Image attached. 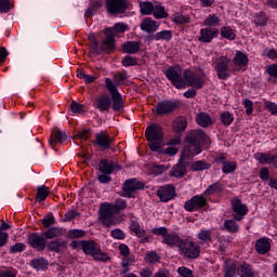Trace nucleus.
<instances>
[{
	"label": "nucleus",
	"instance_id": "nucleus-1",
	"mask_svg": "<svg viewBox=\"0 0 277 277\" xmlns=\"http://www.w3.org/2000/svg\"><path fill=\"white\" fill-rule=\"evenodd\" d=\"M163 243H167L171 248L177 246L185 259H198L200 256V251L196 248L194 241L181 240V237L176 233L167 234L163 238Z\"/></svg>",
	"mask_w": 277,
	"mask_h": 277
},
{
	"label": "nucleus",
	"instance_id": "nucleus-37",
	"mask_svg": "<svg viewBox=\"0 0 277 277\" xmlns=\"http://www.w3.org/2000/svg\"><path fill=\"white\" fill-rule=\"evenodd\" d=\"M30 265L34 267V269H47L49 261H47L44 258H36L31 260Z\"/></svg>",
	"mask_w": 277,
	"mask_h": 277
},
{
	"label": "nucleus",
	"instance_id": "nucleus-8",
	"mask_svg": "<svg viewBox=\"0 0 277 277\" xmlns=\"http://www.w3.org/2000/svg\"><path fill=\"white\" fill-rule=\"evenodd\" d=\"M188 158L189 154H187V151L184 150L181 154L179 162L174 164L172 170L170 171V176H175V179H183V176L187 174V168L189 166V161L187 160Z\"/></svg>",
	"mask_w": 277,
	"mask_h": 277
},
{
	"label": "nucleus",
	"instance_id": "nucleus-9",
	"mask_svg": "<svg viewBox=\"0 0 277 277\" xmlns=\"http://www.w3.org/2000/svg\"><path fill=\"white\" fill-rule=\"evenodd\" d=\"M144 189V183L137 179H130L123 183L121 196L123 198H135L136 192Z\"/></svg>",
	"mask_w": 277,
	"mask_h": 277
},
{
	"label": "nucleus",
	"instance_id": "nucleus-16",
	"mask_svg": "<svg viewBox=\"0 0 277 277\" xmlns=\"http://www.w3.org/2000/svg\"><path fill=\"white\" fill-rule=\"evenodd\" d=\"M122 167L120 164L114 163V161L108 159H102L98 163V171L102 174H114V172H120Z\"/></svg>",
	"mask_w": 277,
	"mask_h": 277
},
{
	"label": "nucleus",
	"instance_id": "nucleus-32",
	"mask_svg": "<svg viewBox=\"0 0 277 277\" xmlns=\"http://www.w3.org/2000/svg\"><path fill=\"white\" fill-rule=\"evenodd\" d=\"M185 129H187V120H185V118H176L173 121V130L175 133H179V135H181Z\"/></svg>",
	"mask_w": 277,
	"mask_h": 277
},
{
	"label": "nucleus",
	"instance_id": "nucleus-49",
	"mask_svg": "<svg viewBox=\"0 0 277 277\" xmlns=\"http://www.w3.org/2000/svg\"><path fill=\"white\" fill-rule=\"evenodd\" d=\"M190 18L187 15H183L181 13H175L173 17V22H175L177 25H185L189 23Z\"/></svg>",
	"mask_w": 277,
	"mask_h": 277
},
{
	"label": "nucleus",
	"instance_id": "nucleus-55",
	"mask_svg": "<svg viewBox=\"0 0 277 277\" xmlns=\"http://www.w3.org/2000/svg\"><path fill=\"white\" fill-rule=\"evenodd\" d=\"M242 105L246 108L247 116H250L254 109V103L248 98H245Z\"/></svg>",
	"mask_w": 277,
	"mask_h": 277
},
{
	"label": "nucleus",
	"instance_id": "nucleus-26",
	"mask_svg": "<svg viewBox=\"0 0 277 277\" xmlns=\"http://www.w3.org/2000/svg\"><path fill=\"white\" fill-rule=\"evenodd\" d=\"M196 122L199 124V127H202L203 129H207V127H211L213 124V120L211 119V116L207 113H199L196 117Z\"/></svg>",
	"mask_w": 277,
	"mask_h": 277
},
{
	"label": "nucleus",
	"instance_id": "nucleus-60",
	"mask_svg": "<svg viewBox=\"0 0 277 277\" xmlns=\"http://www.w3.org/2000/svg\"><path fill=\"white\" fill-rule=\"evenodd\" d=\"M180 276L182 277H194V273L192 272V269L185 267V266H182L177 269Z\"/></svg>",
	"mask_w": 277,
	"mask_h": 277
},
{
	"label": "nucleus",
	"instance_id": "nucleus-3",
	"mask_svg": "<svg viewBox=\"0 0 277 277\" xmlns=\"http://www.w3.org/2000/svg\"><path fill=\"white\" fill-rule=\"evenodd\" d=\"M129 29V26L122 24V23H117L114 25L111 28H106L104 30L105 34V39H104V47H108L110 51H116V36L118 34H124Z\"/></svg>",
	"mask_w": 277,
	"mask_h": 277
},
{
	"label": "nucleus",
	"instance_id": "nucleus-64",
	"mask_svg": "<svg viewBox=\"0 0 277 277\" xmlns=\"http://www.w3.org/2000/svg\"><path fill=\"white\" fill-rule=\"evenodd\" d=\"M265 107L271 111V114H276L277 113V105L274 104V102H265Z\"/></svg>",
	"mask_w": 277,
	"mask_h": 277
},
{
	"label": "nucleus",
	"instance_id": "nucleus-53",
	"mask_svg": "<svg viewBox=\"0 0 277 277\" xmlns=\"http://www.w3.org/2000/svg\"><path fill=\"white\" fill-rule=\"evenodd\" d=\"M122 66H137V58L127 55L122 62H121Z\"/></svg>",
	"mask_w": 277,
	"mask_h": 277
},
{
	"label": "nucleus",
	"instance_id": "nucleus-36",
	"mask_svg": "<svg viewBox=\"0 0 277 277\" xmlns=\"http://www.w3.org/2000/svg\"><path fill=\"white\" fill-rule=\"evenodd\" d=\"M237 220H226L223 224V228L227 230V233H239V225L236 222Z\"/></svg>",
	"mask_w": 277,
	"mask_h": 277
},
{
	"label": "nucleus",
	"instance_id": "nucleus-34",
	"mask_svg": "<svg viewBox=\"0 0 277 277\" xmlns=\"http://www.w3.org/2000/svg\"><path fill=\"white\" fill-rule=\"evenodd\" d=\"M237 269L241 277H254V271H252V267H250L249 264H240Z\"/></svg>",
	"mask_w": 277,
	"mask_h": 277
},
{
	"label": "nucleus",
	"instance_id": "nucleus-20",
	"mask_svg": "<svg viewBox=\"0 0 277 277\" xmlns=\"http://www.w3.org/2000/svg\"><path fill=\"white\" fill-rule=\"evenodd\" d=\"M220 30L217 28H202L198 38L199 42H211L214 38H217Z\"/></svg>",
	"mask_w": 277,
	"mask_h": 277
},
{
	"label": "nucleus",
	"instance_id": "nucleus-40",
	"mask_svg": "<svg viewBox=\"0 0 277 277\" xmlns=\"http://www.w3.org/2000/svg\"><path fill=\"white\" fill-rule=\"evenodd\" d=\"M237 264L235 262H226L225 263V277H235L237 274Z\"/></svg>",
	"mask_w": 277,
	"mask_h": 277
},
{
	"label": "nucleus",
	"instance_id": "nucleus-4",
	"mask_svg": "<svg viewBox=\"0 0 277 277\" xmlns=\"http://www.w3.org/2000/svg\"><path fill=\"white\" fill-rule=\"evenodd\" d=\"M116 207H114V203H101L98 210V220L101 221L103 226L109 228V226H115L116 224V222L114 221V215H116Z\"/></svg>",
	"mask_w": 277,
	"mask_h": 277
},
{
	"label": "nucleus",
	"instance_id": "nucleus-35",
	"mask_svg": "<svg viewBox=\"0 0 277 277\" xmlns=\"http://www.w3.org/2000/svg\"><path fill=\"white\" fill-rule=\"evenodd\" d=\"M233 62L236 66H247L249 62L248 55L243 54L241 51H237Z\"/></svg>",
	"mask_w": 277,
	"mask_h": 277
},
{
	"label": "nucleus",
	"instance_id": "nucleus-27",
	"mask_svg": "<svg viewBox=\"0 0 277 277\" xmlns=\"http://www.w3.org/2000/svg\"><path fill=\"white\" fill-rule=\"evenodd\" d=\"M102 8H103V1L101 0L91 1L89 8L84 13V16L87 18H90L94 16V14H96V12H98V10H101Z\"/></svg>",
	"mask_w": 277,
	"mask_h": 277
},
{
	"label": "nucleus",
	"instance_id": "nucleus-63",
	"mask_svg": "<svg viewBox=\"0 0 277 277\" xmlns=\"http://www.w3.org/2000/svg\"><path fill=\"white\" fill-rule=\"evenodd\" d=\"M110 235L114 239H124V237H127L120 228L113 229Z\"/></svg>",
	"mask_w": 277,
	"mask_h": 277
},
{
	"label": "nucleus",
	"instance_id": "nucleus-51",
	"mask_svg": "<svg viewBox=\"0 0 277 277\" xmlns=\"http://www.w3.org/2000/svg\"><path fill=\"white\" fill-rule=\"evenodd\" d=\"M255 159L258 161H260V163H272L273 158L272 156L267 155V154H255Z\"/></svg>",
	"mask_w": 277,
	"mask_h": 277
},
{
	"label": "nucleus",
	"instance_id": "nucleus-61",
	"mask_svg": "<svg viewBox=\"0 0 277 277\" xmlns=\"http://www.w3.org/2000/svg\"><path fill=\"white\" fill-rule=\"evenodd\" d=\"M198 239H200V241H211V230H201L198 234Z\"/></svg>",
	"mask_w": 277,
	"mask_h": 277
},
{
	"label": "nucleus",
	"instance_id": "nucleus-25",
	"mask_svg": "<svg viewBox=\"0 0 277 277\" xmlns=\"http://www.w3.org/2000/svg\"><path fill=\"white\" fill-rule=\"evenodd\" d=\"M255 250L258 254H267V252L272 250V245L269 243V240H267V238H260L255 242Z\"/></svg>",
	"mask_w": 277,
	"mask_h": 277
},
{
	"label": "nucleus",
	"instance_id": "nucleus-45",
	"mask_svg": "<svg viewBox=\"0 0 277 277\" xmlns=\"http://www.w3.org/2000/svg\"><path fill=\"white\" fill-rule=\"evenodd\" d=\"M221 36L223 38H227V40H235L236 38L235 32L233 31V28L228 26H224L221 28Z\"/></svg>",
	"mask_w": 277,
	"mask_h": 277
},
{
	"label": "nucleus",
	"instance_id": "nucleus-62",
	"mask_svg": "<svg viewBox=\"0 0 277 277\" xmlns=\"http://www.w3.org/2000/svg\"><path fill=\"white\" fill-rule=\"evenodd\" d=\"M12 8L10 6V0H0V12L8 13Z\"/></svg>",
	"mask_w": 277,
	"mask_h": 277
},
{
	"label": "nucleus",
	"instance_id": "nucleus-50",
	"mask_svg": "<svg viewBox=\"0 0 277 277\" xmlns=\"http://www.w3.org/2000/svg\"><path fill=\"white\" fill-rule=\"evenodd\" d=\"M41 222H42L44 228H51V226H53V224H55V216H53V214L50 213V214L45 215Z\"/></svg>",
	"mask_w": 277,
	"mask_h": 277
},
{
	"label": "nucleus",
	"instance_id": "nucleus-33",
	"mask_svg": "<svg viewBox=\"0 0 277 277\" xmlns=\"http://www.w3.org/2000/svg\"><path fill=\"white\" fill-rule=\"evenodd\" d=\"M49 187L42 185L37 187V195H36V202H42L47 200V197L49 196Z\"/></svg>",
	"mask_w": 277,
	"mask_h": 277
},
{
	"label": "nucleus",
	"instance_id": "nucleus-17",
	"mask_svg": "<svg viewBox=\"0 0 277 277\" xmlns=\"http://www.w3.org/2000/svg\"><path fill=\"white\" fill-rule=\"evenodd\" d=\"M186 211H196V209H202V207H207V199L202 196H195L192 199L185 202Z\"/></svg>",
	"mask_w": 277,
	"mask_h": 277
},
{
	"label": "nucleus",
	"instance_id": "nucleus-57",
	"mask_svg": "<svg viewBox=\"0 0 277 277\" xmlns=\"http://www.w3.org/2000/svg\"><path fill=\"white\" fill-rule=\"evenodd\" d=\"M70 109L74 114H83V105L72 101L70 104Z\"/></svg>",
	"mask_w": 277,
	"mask_h": 277
},
{
	"label": "nucleus",
	"instance_id": "nucleus-15",
	"mask_svg": "<svg viewBox=\"0 0 277 277\" xmlns=\"http://www.w3.org/2000/svg\"><path fill=\"white\" fill-rule=\"evenodd\" d=\"M183 77L187 82L188 88H196L197 90H200V88L205 85V82L200 79L198 74H195L189 69L184 70Z\"/></svg>",
	"mask_w": 277,
	"mask_h": 277
},
{
	"label": "nucleus",
	"instance_id": "nucleus-56",
	"mask_svg": "<svg viewBox=\"0 0 277 277\" xmlns=\"http://www.w3.org/2000/svg\"><path fill=\"white\" fill-rule=\"evenodd\" d=\"M85 232L83 229H70L69 230V239H78L79 237H84Z\"/></svg>",
	"mask_w": 277,
	"mask_h": 277
},
{
	"label": "nucleus",
	"instance_id": "nucleus-5",
	"mask_svg": "<svg viewBox=\"0 0 277 277\" xmlns=\"http://www.w3.org/2000/svg\"><path fill=\"white\" fill-rule=\"evenodd\" d=\"M185 142L188 144L186 155L195 157V155H200V153H202L200 145V130H193L188 135H186Z\"/></svg>",
	"mask_w": 277,
	"mask_h": 277
},
{
	"label": "nucleus",
	"instance_id": "nucleus-23",
	"mask_svg": "<svg viewBox=\"0 0 277 277\" xmlns=\"http://www.w3.org/2000/svg\"><path fill=\"white\" fill-rule=\"evenodd\" d=\"M68 136L62 132L60 129H54L52 131L51 137H50V146H55V144H63V142H66Z\"/></svg>",
	"mask_w": 277,
	"mask_h": 277
},
{
	"label": "nucleus",
	"instance_id": "nucleus-19",
	"mask_svg": "<svg viewBox=\"0 0 277 277\" xmlns=\"http://www.w3.org/2000/svg\"><path fill=\"white\" fill-rule=\"evenodd\" d=\"M161 202H169L176 196V190L172 185H167L164 187H160L157 192Z\"/></svg>",
	"mask_w": 277,
	"mask_h": 277
},
{
	"label": "nucleus",
	"instance_id": "nucleus-2",
	"mask_svg": "<svg viewBox=\"0 0 277 277\" xmlns=\"http://www.w3.org/2000/svg\"><path fill=\"white\" fill-rule=\"evenodd\" d=\"M145 137L149 142L148 146L153 153H158V150H161V147L166 145L163 144V131L161 127L157 124H151L146 128Z\"/></svg>",
	"mask_w": 277,
	"mask_h": 277
},
{
	"label": "nucleus",
	"instance_id": "nucleus-48",
	"mask_svg": "<svg viewBox=\"0 0 277 277\" xmlns=\"http://www.w3.org/2000/svg\"><path fill=\"white\" fill-rule=\"evenodd\" d=\"M228 64H230V60L221 56L219 63L215 66V70H228Z\"/></svg>",
	"mask_w": 277,
	"mask_h": 277
},
{
	"label": "nucleus",
	"instance_id": "nucleus-11",
	"mask_svg": "<svg viewBox=\"0 0 277 277\" xmlns=\"http://www.w3.org/2000/svg\"><path fill=\"white\" fill-rule=\"evenodd\" d=\"M27 243L37 252H44L47 249V237H44L43 233L41 235L32 233L28 235Z\"/></svg>",
	"mask_w": 277,
	"mask_h": 277
},
{
	"label": "nucleus",
	"instance_id": "nucleus-47",
	"mask_svg": "<svg viewBox=\"0 0 277 277\" xmlns=\"http://www.w3.org/2000/svg\"><path fill=\"white\" fill-rule=\"evenodd\" d=\"M209 168H211V164L202 161V160H199V161H195L193 164H192V169L194 170V172H198L200 170H209Z\"/></svg>",
	"mask_w": 277,
	"mask_h": 277
},
{
	"label": "nucleus",
	"instance_id": "nucleus-6",
	"mask_svg": "<svg viewBox=\"0 0 277 277\" xmlns=\"http://www.w3.org/2000/svg\"><path fill=\"white\" fill-rule=\"evenodd\" d=\"M166 77L176 90H183L187 87L185 79H183V69L181 67H169L166 70Z\"/></svg>",
	"mask_w": 277,
	"mask_h": 277
},
{
	"label": "nucleus",
	"instance_id": "nucleus-52",
	"mask_svg": "<svg viewBox=\"0 0 277 277\" xmlns=\"http://www.w3.org/2000/svg\"><path fill=\"white\" fill-rule=\"evenodd\" d=\"M126 79H127V74H123V72H119L115 76V83H113V85H115L116 90H118V87L124 83Z\"/></svg>",
	"mask_w": 277,
	"mask_h": 277
},
{
	"label": "nucleus",
	"instance_id": "nucleus-10",
	"mask_svg": "<svg viewBox=\"0 0 277 277\" xmlns=\"http://www.w3.org/2000/svg\"><path fill=\"white\" fill-rule=\"evenodd\" d=\"M179 109V103L163 100L157 103L156 106V116H170V114H174Z\"/></svg>",
	"mask_w": 277,
	"mask_h": 277
},
{
	"label": "nucleus",
	"instance_id": "nucleus-41",
	"mask_svg": "<svg viewBox=\"0 0 277 277\" xmlns=\"http://www.w3.org/2000/svg\"><path fill=\"white\" fill-rule=\"evenodd\" d=\"M150 40H172V31L162 30L149 37Z\"/></svg>",
	"mask_w": 277,
	"mask_h": 277
},
{
	"label": "nucleus",
	"instance_id": "nucleus-31",
	"mask_svg": "<svg viewBox=\"0 0 277 277\" xmlns=\"http://www.w3.org/2000/svg\"><path fill=\"white\" fill-rule=\"evenodd\" d=\"M34 70H38V63L32 60H26L22 64V71L24 75H29V72H34Z\"/></svg>",
	"mask_w": 277,
	"mask_h": 277
},
{
	"label": "nucleus",
	"instance_id": "nucleus-59",
	"mask_svg": "<svg viewBox=\"0 0 277 277\" xmlns=\"http://www.w3.org/2000/svg\"><path fill=\"white\" fill-rule=\"evenodd\" d=\"M154 174H163V172L170 170V167H166V164H154Z\"/></svg>",
	"mask_w": 277,
	"mask_h": 277
},
{
	"label": "nucleus",
	"instance_id": "nucleus-14",
	"mask_svg": "<svg viewBox=\"0 0 277 277\" xmlns=\"http://www.w3.org/2000/svg\"><path fill=\"white\" fill-rule=\"evenodd\" d=\"M89 40H91L92 44L90 47L91 53H94L95 55H101V53H111V48L105 44V39L98 44V40H96V37L93 32L89 35Z\"/></svg>",
	"mask_w": 277,
	"mask_h": 277
},
{
	"label": "nucleus",
	"instance_id": "nucleus-46",
	"mask_svg": "<svg viewBox=\"0 0 277 277\" xmlns=\"http://www.w3.org/2000/svg\"><path fill=\"white\" fill-rule=\"evenodd\" d=\"M220 120L225 127H229V124H233V120H235V118L229 111H224L221 114Z\"/></svg>",
	"mask_w": 277,
	"mask_h": 277
},
{
	"label": "nucleus",
	"instance_id": "nucleus-13",
	"mask_svg": "<svg viewBox=\"0 0 277 277\" xmlns=\"http://www.w3.org/2000/svg\"><path fill=\"white\" fill-rule=\"evenodd\" d=\"M106 8L108 14L116 16L118 14H124L127 12L126 0H106Z\"/></svg>",
	"mask_w": 277,
	"mask_h": 277
},
{
	"label": "nucleus",
	"instance_id": "nucleus-44",
	"mask_svg": "<svg viewBox=\"0 0 277 277\" xmlns=\"http://www.w3.org/2000/svg\"><path fill=\"white\" fill-rule=\"evenodd\" d=\"M203 25L207 27H217V25H220V17H217L215 14L209 15L205 19Z\"/></svg>",
	"mask_w": 277,
	"mask_h": 277
},
{
	"label": "nucleus",
	"instance_id": "nucleus-18",
	"mask_svg": "<svg viewBox=\"0 0 277 277\" xmlns=\"http://www.w3.org/2000/svg\"><path fill=\"white\" fill-rule=\"evenodd\" d=\"M232 209L235 212L234 220L241 222L243 220V215L248 213V208L246 205L241 203V200L236 199L232 202Z\"/></svg>",
	"mask_w": 277,
	"mask_h": 277
},
{
	"label": "nucleus",
	"instance_id": "nucleus-29",
	"mask_svg": "<svg viewBox=\"0 0 277 277\" xmlns=\"http://www.w3.org/2000/svg\"><path fill=\"white\" fill-rule=\"evenodd\" d=\"M64 248H66V240L62 238L53 240L48 245V249L51 250V252L58 253L61 250H64Z\"/></svg>",
	"mask_w": 277,
	"mask_h": 277
},
{
	"label": "nucleus",
	"instance_id": "nucleus-28",
	"mask_svg": "<svg viewBox=\"0 0 277 277\" xmlns=\"http://www.w3.org/2000/svg\"><path fill=\"white\" fill-rule=\"evenodd\" d=\"M82 250L84 254H91V256H94V254L101 252V248L95 241H84Z\"/></svg>",
	"mask_w": 277,
	"mask_h": 277
},
{
	"label": "nucleus",
	"instance_id": "nucleus-39",
	"mask_svg": "<svg viewBox=\"0 0 277 277\" xmlns=\"http://www.w3.org/2000/svg\"><path fill=\"white\" fill-rule=\"evenodd\" d=\"M155 18L161 19V18H168V13L166 12V8L162 6L161 4H156L154 6V11L151 13Z\"/></svg>",
	"mask_w": 277,
	"mask_h": 277
},
{
	"label": "nucleus",
	"instance_id": "nucleus-43",
	"mask_svg": "<svg viewBox=\"0 0 277 277\" xmlns=\"http://www.w3.org/2000/svg\"><path fill=\"white\" fill-rule=\"evenodd\" d=\"M222 192V184L220 182H216L212 185H210L206 192H205V196H211L213 194H217Z\"/></svg>",
	"mask_w": 277,
	"mask_h": 277
},
{
	"label": "nucleus",
	"instance_id": "nucleus-42",
	"mask_svg": "<svg viewBox=\"0 0 277 277\" xmlns=\"http://www.w3.org/2000/svg\"><path fill=\"white\" fill-rule=\"evenodd\" d=\"M235 170H237V162L235 161L224 162V166L222 167V172L224 174H233Z\"/></svg>",
	"mask_w": 277,
	"mask_h": 277
},
{
	"label": "nucleus",
	"instance_id": "nucleus-58",
	"mask_svg": "<svg viewBox=\"0 0 277 277\" xmlns=\"http://www.w3.org/2000/svg\"><path fill=\"white\" fill-rule=\"evenodd\" d=\"M25 250V243L17 242L10 248V252L12 254H16V252H23Z\"/></svg>",
	"mask_w": 277,
	"mask_h": 277
},
{
	"label": "nucleus",
	"instance_id": "nucleus-24",
	"mask_svg": "<svg viewBox=\"0 0 277 277\" xmlns=\"http://www.w3.org/2000/svg\"><path fill=\"white\" fill-rule=\"evenodd\" d=\"M142 31H146L147 34H155L157 29H159V25L155 21L149 17H146L141 23Z\"/></svg>",
	"mask_w": 277,
	"mask_h": 277
},
{
	"label": "nucleus",
	"instance_id": "nucleus-30",
	"mask_svg": "<svg viewBox=\"0 0 277 277\" xmlns=\"http://www.w3.org/2000/svg\"><path fill=\"white\" fill-rule=\"evenodd\" d=\"M64 235V228L62 227H50L43 233L45 239H55V237H62Z\"/></svg>",
	"mask_w": 277,
	"mask_h": 277
},
{
	"label": "nucleus",
	"instance_id": "nucleus-21",
	"mask_svg": "<svg viewBox=\"0 0 277 277\" xmlns=\"http://www.w3.org/2000/svg\"><path fill=\"white\" fill-rule=\"evenodd\" d=\"M141 49H142V43L140 41H128L121 44V51L123 53H129L130 55L140 53Z\"/></svg>",
	"mask_w": 277,
	"mask_h": 277
},
{
	"label": "nucleus",
	"instance_id": "nucleus-38",
	"mask_svg": "<svg viewBox=\"0 0 277 277\" xmlns=\"http://www.w3.org/2000/svg\"><path fill=\"white\" fill-rule=\"evenodd\" d=\"M140 8H141V14H144L145 16H150V14L155 12V4H153V2H148V1L141 2Z\"/></svg>",
	"mask_w": 277,
	"mask_h": 277
},
{
	"label": "nucleus",
	"instance_id": "nucleus-7",
	"mask_svg": "<svg viewBox=\"0 0 277 277\" xmlns=\"http://www.w3.org/2000/svg\"><path fill=\"white\" fill-rule=\"evenodd\" d=\"M105 83L108 92L110 93V100H113L114 111H122L124 109V102L122 101V95L120 94V92H118V89H116V85H114L111 79L106 78Z\"/></svg>",
	"mask_w": 277,
	"mask_h": 277
},
{
	"label": "nucleus",
	"instance_id": "nucleus-12",
	"mask_svg": "<svg viewBox=\"0 0 277 277\" xmlns=\"http://www.w3.org/2000/svg\"><path fill=\"white\" fill-rule=\"evenodd\" d=\"M94 146H100L102 150H113V153H116V149H114V137H110L109 134L101 132L95 135V141H93Z\"/></svg>",
	"mask_w": 277,
	"mask_h": 277
},
{
	"label": "nucleus",
	"instance_id": "nucleus-22",
	"mask_svg": "<svg viewBox=\"0 0 277 277\" xmlns=\"http://www.w3.org/2000/svg\"><path fill=\"white\" fill-rule=\"evenodd\" d=\"M95 107L98 111H109L111 109V97L109 95H102L95 101Z\"/></svg>",
	"mask_w": 277,
	"mask_h": 277
},
{
	"label": "nucleus",
	"instance_id": "nucleus-54",
	"mask_svg": "<svg viewBox=\"0 0 277 277\" xmlns=\"http://www.w3.org/2000/svg\"><path fill=\"white\" fill-rule=\"evenodd\" d=\"M113 206L116 209L115 213H118L122 211V209H127V201L124 199H117Z\"/></svg>",
	"mask_w": 277,
	"mask_h": 277
}]
</instances>
